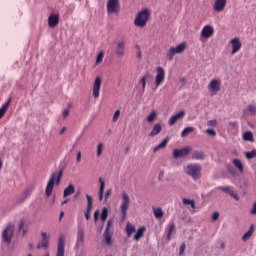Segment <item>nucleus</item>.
Returning a JSON list of instances; mask_svg holds the SVG:
<instances>
[{"instance_id":"1","label":"nucleus","mask_w":256,"mask_h":256,"mask_svg":"<svg viewBox=\"0 0 256 256\" xmlns=\"http://www.w3.org/2000/svg\"><path fill=\"white\" fill-rule=\"evenodd\" d=\"M63 178V169H61L58 174L56 172L51 174V177L47 183L45 195L46 197H49L53 193V189L56 185H59L61 183V179Z\"/></svg>"},{"instance_id":"2","label":"nucleus","mask_w":256,"mask_h":256,"mask_svg":"<svg viewBox=\"0 0 256 256\" xmlns=\"http://www.w3.org/2000/svg\"><path fill=\"white\" fill-rule=\"evenodd\" d=\"M149 17H151L149 9L140 11L134 19V25L140 28L145 27V25H147V21H149Z\"/></svg>"},{"instance_id":"3","label":"nucleus","mask_w":256,"mask_h":256,"mask_svg":"<svg viewBox=\"0 0 256 256\" xmlns=\"http://www.w3.org/2000/svg\"><path fill=\"white\" fill-rule=\"evenodd\" d=\"M131 204V198L129 197V194L126 192L122 193V202L120 205V211H121V221H125L127 219V211H129V205Z\"/></svg>"},{"instance_id":"4","label":"nucleus","mask_w":256,"mask_h":256,"mask_svg":"<svg viewBox=\"0 0 256 256\" xmlns=\"http://www.w3.org/2000/svg\"><path fill=\"white\" fill-rule=\"evenodd\" d=\"M185 172L192 177L194 181L201 179V165L199 164H188L185 168Z\"/></svg>"},{"instance_id":"5","label":"nucleus","mask_w":256,"mask_h":256,"mask_svg":"<svg viewBox=\"0 0 256 256\" xmlns=\"http://www.w3.org/2000/svg\"><path fill=\"white\" fill-rule=\"evenodd\" d=\"M15 235V225L12 223L7 224L5 229L2 231V240L4 243L9 245L13 241V236Z\"/></svg>"},{"instance_id":"6","label":"nucleus","mask_w":256,"mask_h":256,"mask_svg":"<svg viewBox=\"0 0 256 256\" xmlns=\"http://www.w3.org/2000/svg\"><path fill=\"white\" fill-rule=\"evenodd\" d=\"M187 49V44L185 42L178 44L176 47H170L167 52L168 61H173V57L177 54H181Z\"/></svg>"},{"instance_id":"7","label":"nucleus","mask_w":256,"mask_h":256,"mask_svg":"<svg viewBox=\"0 0 256 256\" xmlns=\"http://www.w3.org/2000/svg\"><path fill=\"white\" fill-rule=\"evenodd\" d=\"M107 13L109 15L113 13H119L121 6L119 4V0H108L106 4Z\"/></svg>"},{"instance_id":"8","label":"nucleus","mask_w":256,"mask_h":256,"mask_svg":"<svg viewBox=\"0 0 256 256\" xmlns=\"http://www.w3.org/2000/svg\"><path fill=\"white\" fill-rule=\"evenodd\" d=\"M164 81H165V69H163V67L161 66H158L156 68L155 86L159 87L163 85Z\"/></svg>"},{"instance_id":"9","label":"nucleus","mask_w":256,"mask_h":256,"mask_svg":"<svg viewBox=\"0 0 256 256\" xmlns=\"http://www.w3.org/2000/svg\"><path fill=\"white\" fill-rule=\"evenodd\" d=\"M190 153H191V147H189V146L181 148V149H174L173 157H174V159H181L183 157L189 156Z\"/></svg>"},{"instance_id":"10","label":"nucleus","mask_w":256,"mask_h":256,"mask_svg":"<svg viewBox=\"0 0 256 256\" xmlns=\"http://www.w3.org/2000/svg\"><path fill=\"white\" fill-rule=\"evenodd\" d=\"M83 245H85V231L82 228H78L75 250L79 251Z\"/></svg>"},{"instance_id":"11","label":"nucleus","mask_w":256,"mask_h":256,"mask_svg":"<svg viewBox=\"0 0 256 256\" xmlns=\"http://www.w3.org/2000/svg\"><path fill=\"white\" fill-rule=\"evenodd\" d=\"M56 256H65V235L61 234L58 238Z\"/></svg>"},{"instance_id":"12","label":"nucleus","mask_w":256,"mask_h":256,"mask_svg":"<svg viewBox=\"0 0 256 256\" xmlns=\"http://www.w3.org/2000/svg\"><path fill=\"white\" fill-rule=\"evenodd\" d=\"M86 199H87V208L84 215H85V219L89 221V219H91V211L93 209V197L89 194H86Z\"/></svg>"},{"instance_id":"13","label":"nucleus","mask_w":256,"mask_h":256,"mask_svg":"<svg viewBox=\"0 0 256 256\" xmlns=\"http://www.w3.org/2000/svg\"><path fill=\"white\" fill-rule=\"evenodd\" d=\"M101 83H102L101 77L99 76L96 77L93 84V93H92L94 99H99V93L101 91Z\"/></svg>"},{"instance_id":"14","label":"nucleus","mask_w":256,"mask_h":256,"mask_svg":"<svg viewBox=\"0 0 256 256\" xmlns=\"http://www.w3.org/2000/svg\"><path fill=\"white\" fill-rule=\"evenodd\" d=\"M256 116V106L248 105L242 111V117L247 119V117H255Z\"/></svg>"},{"instance_id":"15","label":"nucleus","mask_w":256,"mask_h":256,"mask_svg":"<svg viewBox=\"0 0 256 256\" xmlns=\"http://www.w3.org/2000/svg\"><path fill=\"white\" fill-rule=\"evenodd\" d=\"M216 189L218 191H223L224 193H228L230 197H233V199H235V201H239V194H237L235 191L231 190V187L218 186Z\"/></svg>"},{"instance_id":"16","label":"nucleus","mask_w":256,"mask_h":256,"mask_svg":"<svg viewBox=\"0 0 256 256\" xmlns=\"http://www.w3.org/2000/svg\"><path fill=\"white\" fill-rule=\"evenodd\" d=\"M42 240L38 243L37 249H47L49 247V235L47 232L41 233Z\"/></svg>"},{"instance_id":"17","label":"nucleus","mask_w":256,"mask_h":256,"mask_svg":"<svg viewBox=\"0 0 256 256\" xmlns=\"http://www.w3.org/2000/svg\"><path fill=\"white\" fill-rule=\"evenodd\" d=\"M213 33H215L213 26L206 25L201 31V37H204V39H209V37H213Z\"/></svg>"},{"instance_id":"18","label":"nucleus","mask_w":256,"mask_h":256,"mask_svg":"<svg viewBox=\"0 0 256 256\" xmlns=\"http://www.w3.org/2000/svg\"><path fill=\"white\" fill-rule=\"evenodd\" d=\"M225 7H227V0H215L214 11L221 13V11H225Z\"/></svg>"},{"instance_id":"19","label":"nucleus","mask_w":256,"mask_h":256,"mask_svg":"<svg viewBox=\"0 0 256 256\" xmlns=\"http://www.w3.org/2000/svg\"><path fill=\"white\" fill-rule=\"evenodd\" d=\"M117 57H125V40H121L116 44Z\"/></svg>"},{"instance_id":"20","label":"nucleus","mask_w":256,"mask_h":256,"mask_svg":"<svg viewBox=\"0 0 256 256\" xmlns=\"http://www.w3.org/2000/svg\"><path fill=\"white\" fill-rule=\"evenodd\" d=\"M59 25V14H50L48 17V27L54 28Z\"/></svg>"},{"instance_id":"21","label":"nucleus","mask_w":256,"mask_h":256,"mask_svg":"<svg viewBox=\"0 0 256 256\" xmlns=\"http://www.w3.org/2000/svg\"><path fill=\"white\" fill-rule=\"evenodd\" d=\"M232 45V52L231 55H235V53H238L241 50V41L239 38H233L231 40Z\"/></svg>"},{"instance_id":"22","label":"nucleus","mask_w":256,"mask_h":256,"mask_svg":"<svg viewBox=\"0 0 256 256\" xmlns=\"http://www.w3.org/2000/svg\"><path fill=\"white\" fill-rule=\"evenodd\" d=\"M184 117H185V110H181L180 112H178L177 114H175L170 118L169 125L171 126L175 125V123L179 121V119H183Z\"/></svg>"},{"instance_id":"23","label":"nucleus","mask_w":256,"mask_h":256,"mask_svg":"<svg viewBox=\"0 0 256 256\" xmlns=\"http://www.w3.org/2000/svg\"><path fill=\"white\" fill-rule=\"evenodd\" d=\"M208 88L211 89V91H220L221 89V81L217 79H212L208 85Z\"/></svg>"},{"instance_id":"24","label":"nucleus","mask_w":256,"mask_h":256,"mask_svg":"<svg viewBox=\"0 0 256 256\" xmlns=\"http://www.w3.org/2000/svg\"><path fill=\"white\" fill-rule=\"evenodd\" d=\"M167 143H169V137L164 138L160 144L154 147L153 153H157L160 149H165L167 147Z\"/></svg>"},{"instance_id":"25","label":"nucleus","mask_w":256,"mask_h":256,"mask_svg":"<svg viewBox=\"0 0 256 256\" xmlns=\"http://www.w3.org/2000/svg\"><path fill=\"white\" fill-rule=\"evenodd\" d=\"M167 143H169V137L164 138L160 144L154 147L153 153H157L160 149H165L167 147Z\"/></svg>"},{"instance_id":"26","label":"nucleus","mask_w":256,"mask_h":256,"mask_svg":"<svg viewBox=\"0 0 256 256\" xmlns=\"http://www.w3.org/2000/svg\"><path fill=\"white\" fill-rule=\"evenodd\" d=\"M192 159L196 161H205V152L195 151L192 153Z\"/></svg>"},{"instance_id":"27","label":"nucleus","mask_w":256,"mask_h":256,"mask_svg":"<svg viewBox=\"0 0 256 256\" xmlns=\"http://www.w3.org/2000/svg\"><path fill=\"white\" fill-rule=\"evenodd\" d=\"M149 79H151V74L150 73H146L141 79H140V83L142 85V93H145V88L147 87V81H149Z\"/></svg>"},{"instance_id":"28","label":"nucleus","mask_w":256,"mask_h":256,"mask_svg":"<svg viewBox=\"0 0 256 256\" xmlns=\"http://www.w3.org/2000/svg\"><path fill=\"white\" fill-rule=\"evenodd\" d=\"M161 129H162L161 124L156 123L153 126L151 132L149 133V137H155V135H159V133H161Z\"/></svg>"},{"instance_id":"29","label":"nucleus","mask_w":256,"mask_h":256,"mask_svg":"<svg viewBox=\"0 0 256 256\" xmlns=\"http://www.w3.org/2000/svg\"><path fill=\"white\" fill-rule=\"evenodd\" d=\"M145 235V226L140 227L136 234L134 235V241H139L143 239V236Z\"/></svg>"},{"instance_id":"30","label":"nucleus","mask_w":256,"mask_h":256,"mask_svg":"<svg viewBox=\"0 0 256 256\" xmlns=\"http://www.w3.org/2000/svg\"><path fill=\"white\" fill-rule=\"evenodd\" d=\"M75 193V185L69 184L68 187L64 189L63 197H69V195H73Z\"/></svg>"},{"instance_id":"31","label":"nucleus","mask_w":256,"mask_h":256,"mask_svg":"<svg viewBox=\"0 0 256 256\" xmlns=\"http://www.w3.org/2000/svg\"><path fill=\"white\" fill-rule=\"evenodd\" d=\"M9 105H11V98L8 99L6 103H4L0 108V119L7 113V109H9Z\"/></svg>"},{"instance_id":"32","label":"nucleus","mask_w":256,"mask_h":256,"mask_svg":"<svg viewBox=\"0 0 256 256\" xmlns=\"http://www.w3.org/2000/svg\"><path fill=\"white\" fill-rule=\"evenodd\" d=\"M255 231V227L253 226V224L250 226V229L244 233V235L242 236V241H249V239H251V235H253Z\"/></svg>"},{"instance_id":"33","label":"nucleus","mask_w":256,"mask_h":256,"mask_svg":"<svg viewBox=\"0 0 256 256\" xmlns=\"http://www.w3.org/2000/svg\"><path fill=\"white\" fill-rule=\"evenodd\" d=\"M100 189H99V201H103V193H105V181L99 178Z\"/></svg>"},{"instance_id":"34","label":"nucleus","mask_w":256,"mask_h":256,"mask_svg":"<svg viewBox=\"0 0 256 256\" xmlns=\"http://www.w3.org/2000/svg\"><path fill=\"white\" fill-rule=\"evenodd\" d=\"M174 231H175V223L172 222L168 225V232L166 236L167 241H171V235H173Z\"/></svg>"},{"instance_id":"35","label":"nucleus","mask_w":256,"mask_h":256,"mask_svg":"<svg viewBox=\"0 0 256 256\" xmlns=\"http://www.w3.org/2000/svg\"><path fill=\"white\" fill-rule=\"evenodd\" d=\"M126 233L127 237H131V235L135 233V226H133V224H131L130 222H127L126 224Z\"/></svg>"},{"instance_id":"36","label":"nucleus","mask_w":256,"mask_h":256,"mask_svg":"<svg viewBox=\"0 0 256 256\" xmlns=\"http://www.w3.org/2000/svg\"><path fill=\"white\" fill-rule=\"evenodd\" d=\"M233 165H234V167H236V169H238V171L240 173H243V171H244V169H243V162H241V160L234 159L233 160Z\"/></svg>"},{"instance_id":"37","label":"nucleus","mask_w":256,"mask_h":256,"mask_svg":"<svg viewBox=\"0 0 256 256\" xmlns=\"http://www.w3.org/2000/svg\"><path fill=\"white\" fill-rule=\"evenodd\" d=\"M153 214L156 219H161L165 213L163 212V209L161 208H153Z\"/></svg>"},{"instance_id":"38","label":"nucleus","mask_w":256,"mask_h":256,"mask_svg":"<svg viewBox=\"0 0 256 256\" xmlns=\"http://www.w3.org/2000/svg\"><path fill=\"white\" fill-rule=\"evenodd\" d=\"M243 139H244V141H250L251 143H253V141H255V139L253 138V132L246 131L243 134Z\"/></svg>"},{"instance_id":"39","label":"nucleus","mask_w":256,"mask_h":256,"mask_svg":"<svg viewBox=\"0 0 256 256\" xmlns=\"http://www.w3.org/2000/svg\"><path fill=\"white\" fill-rule=\"evenodd\" d=\"M108 217H109V209L107 207H104L101 213V221L105 223Z\"/></svg>"},{"instance_id":"40","label":"nucleus","mask_w":256,"mask_h":256,"mask_svg":"<svg viewBox=\"0 0 256 256\" xmlns=\"http://www.w3.org/2000/svg\"><path fill=\"white\" fill-rule=\"evenodd\" d=\"M193 131H195L194 127H186L183 129V131L181 132V137H187V135H189L190 133H193Z\"/></svg>"},{"instance_id":"41","label":"nucleus","mask_w":256,"mask_h":256,"mask_svg":"<svg viewBox=\"0 0 256 256\" xmlns=\"http://www.w3.org/2000/svg\"><path fill=\"white\" fill-rule=\"evenodd\" d=\"M157 119V111L153 110L148 116H147V121L148 123H153Z\"/></svg>"},{"instance_id":"42","label":"nucleus","mask_w":256,"mask_h":256,"mask_svg":"<svg viewBox=\"0 0 256 256\" xmlns=\"http://www.w3.org/2000/svg\"><path fill=\"white\" fill-rule=\"evenodd\" d=\"M182 203L184 205H190V207L192 209H195V200H191V199H188V198H183Z\"/></svg>"},{"instance_id":"43","label":"nucleus","mask_w":256,"mask_h":256,"mask_svg":"<svg viewBox=\"0 0 256 256\" xmlns=\"http://www.w3.org/2000/svg\"><path fill=\"white\" fill-rule=\"evenodd\" d=\"M104 239H105L107 245L113 244V240H111V234L109 232H104Z\"/></svg>"},{"instance_id":"44","label":"nucleus","mask_w":256,"mask_h":256,"mask_svg":"<svg viewBox=\"0 0 256 256\" xmlns=\"http://www.w3.org/2000/svg\"><path fill=\"white\" fill-rule=\"evenodd\" d=\"M119 117H121V110H116L112 117V123H117Z\"/></svg>"},{"instance_id":"45","label":"nucleus","mask_w":256,"mask_h":256,"mask_svg":"<svg viewBox=\"0 0 256 256\" xmlns=\"http://www.w3.org/2000/svg\"><path fill=\"white\" fill-rule=\"evenodd\" d=\"M245 157H246V159H255V157H256V150L254 149V150H252L250 152H246L245 153Z\"/></svg>"},{"instance_id":"46","label":"nucleus","mask_w":256,"mask_h":256,"mask_svg":"<svg viewBox=\"0 0 256 256\" xmlns=\"http://www.w3.org/2000/svg\"><path fill=\"white\" fill-rule=\"evenodd\" d=\"M103 57H105V53L103 51L99 52L96 58V65H99V63H103Z\"/></svg>"},{"instance_id":"47","label":"nucleus","mask_w":256,"mask_h":256,"mask_svg":"<svg viewBox=\"0 0 256 256\" xmlns=\"http://www.w3.org/2000/svg\"><path fill=\"white\" fill-rule=\"evenodd\" d=\"M102 154H103V143H99L97 146L96 155L97 157H101Z\"/></svg>"},{"instance_id":"48","label":"nucleus","mask_w":256,"mask_h":256,"mask_svg":"<svg viewBox=\"0 0 256 256\" xmlns=\"http://www.w3.org/2000/svg\"><path fill=\"white\" fill-rule=\"evenodd\" d=\"M206 133L210 135L211 137H215L217 135V132L213 128L206 129Z\"/></svg>"},{"instance_id":"49","label":"nucleus","mask_w":256,"mask_h":256,"mask_svg":"<svg viewBox=\"0 0 256 256\" xmlns=\"http://www.w3.org/2000/svg\"><path fill=\"white\" fill-rule=\"evenodd\" d=\"M227 171L230 173V175H233V177L237 176V171L235 168H233V166H228Z\"/></svg>"},{"instance_id":"50","label":"nucleus","mask_w":256,"mask_h":256,"mask_svg":"<svg viewBox=\"0 0 256 256\" xmlns=\"http://www.w3.org/2000/svg\"><path fill=\"white\" fill-rule=\"evenodd\" d=\"M208 127H217V119L207 121Z\"/></svg>"},{"instance_id":"51","label":"nucleus","mask_w":256,"mask_h":256,"mask_svg":"<svg viewBox=\"0 0 256 256\" xmlns=\"http://www.w3.org/2000/svg\"><path fill=\"white\" fill-rule=\"evenodd\" d=\"M23 227H25V219H21L18 225V231H23Z\"/></svg>"},{"instance_id":"52","label":"nucleus","mask_w":256,"mask_h":256,"mask_svg":"<svg viewBox=\"0 0 256 256\" xmlns=\"http://www.w3.org/2000/svg\"><path fill=\"white\" fill-rule=\"evenodd\" d=\"M112 225L113 223L111 222V220H108L104 233H109V229H111Z\"/></svg>"},{"instance_id":"53","label":"nucleus","mask_w":256,"mask_h":256,"mask_svg":"<svg viewBox=\"0 0 256 256\" xmlns=\"http://www.w3.org/2000/svg\"><path fill=\"white\" fill-rule=\"evenodd\" d=\"M185 249H186L185 243L181 244L179 249V255H183V253H185Z\"/></svg>"},{"instance_id":"54","label":"nucleus","mask_w":256,"mask_h":256,"mask_svg":"<svg viewBox=\"0 0 256 256\" xmlns=\"http://www.w3.org/2000/svg\"><path fill=\"white\" fill-rule=\"evenodd\" d=\"M111 193H112L111 189L106 190V193L104 195L105 201H107V199H109V197H111Z\"/></svg>"},{"instance_id":"55","label":"nucleus","mask_w":256,"mask_h":256,"mask_svg":"<svg viewBox=\"0 0 256 256\" xmlns=\"http://www.w3.org/2000/svg\"><path fill=\"white\" fill-rule=\"evenodd\" d=\"M29 195H31V188H28L27 190H25L23 201H25V199H27Z\"/></svg>"},{"instance_id":"56","label":"nucleus","mask_w":256,"mask_h":256,"mask_svg":"<svg viewBox=\"0 0 256 256\" xmlns=\"http://www.w3.org/2000/svg\"><path fill=\"white\" fill-rule=\"evenodd\" d=\"M136 49H137L136 57L137 59H141L142 55H141V48L139 47V45L136 46Z\"/></svg>"},{"instance_id":"57","label":"nucleus","mask_w":256,"mask_h":256,"mask_svg":"<svg viewBox=\"0 0 256 256\" xmlns=\"http://www.w3.org/2000/svg\"><path fill=\"white\" fill-rule=\"evenodd\" d=\"M99 215H100L99 210H96L94 212V221H95V223H97V221H99Z\"/></svg>"},{"instance_id":"58","label":"nucleus","mask_w":256,"mask_h":256,"mask_svg":"<svg viewBox=\"0 0 256 256\" xmlns=\"http://www.w3.org/2000/svg\"><path fill=\"white\" fill-rule=\"evenodd\" d=\"M219 212H214L213 214H212V221H217V219H219Z\"/></svg>"},{"instance_id":"59","label":"nucleus","mask_w":256,"mask_h":256,"mask_svg":"<svg viewBox=\"0 0 256 256\" xmlns=\"http://www.w3.org/2000/svg\"><path fill=\"white\" fill-rule=\"evenodd\" d=\"M76 163H81V151H79L77 153V156H76Z\"/></svg>"},{"instance_id":"60","label":"nucleus","mask_w":256,"mask_h":256,"mask_svg":"<svg viewBox=\"0 0 256 256\" xmlns=\"http://www.w3.org/2000/svg\"><path fill=\"white\" fill-rule=\"evenodd\" d=\"M252 215H256V202L254 203L252 210L250 211Z\"/></svg>"},{"instance_id":"61","label":"nucleus","mask_w":256,"mask_h":256,"mask_svg":"<svg viewBox=\"0 0 256 256\" xmlns=\"http://www.w3.org/2000/svg\"><path fill=\"white\" fill-rule=\"evenodd\" d=\"M69 113H70L69 109H65V110L63 111V117H68V116H69Z\"/></svg>"},{"instance_id":"62","label":"nucleus","mask_w":256,"mask_h":256,"mask_svg":"<svg viewBox=\"0 0 256 256\" xmlns=\"http://www.w3.org/2000/svg\"><path fill=\"white\" fill-rule=\"evenodd\" d=\"M164 175H165V172H164V171H161V172L159 173L158 179H159V180L163 179Z\"/></svg>"},{"instance_id":"63","label":"nucleus","mask_w":256,"mask_h":256,"mask_svg":"<svg viewBox=\"0 0 256 256\" xmlns=\"http://www.w3.org/2000/svg\"><path fill=\"white\" fill-rule=\"evenodd\" d=\"M65 131H67V127H63L60 131V135H63V133H65Z\"/></svg>"},{"instance_id":"64","label":"nucleus","mask_w":256,"mask_h":256,"mask_svg":"<svg viewBox=\"0 0 256 256\" xmlns=\"http://www.w3.org/2000/svg\"><path fill=\"white\" fill-rule=\"evenodd\" d=\"M65 216V212H60V217H59V221H61V219H63V217Z\"/></svg>"}]
</instances>
